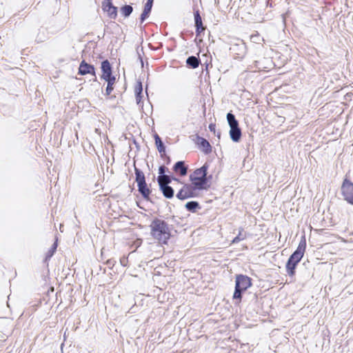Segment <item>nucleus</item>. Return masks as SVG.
Wrapping results in <instances>:
<instances>
[{
	"label": "nucleus",
	"instance_id": "nucleus-1",
	"mask_svg": "<svg viewBox=\"0 0 353 353\" xmlns=\"http://www.w3.org/2000/svg\"><path fill=\"white\" fill-rule=\"evenodd\" d=\"M150 235L153 239L157 240L159 243L164 245L168 243L169 240L177 230L174 229V225L169 223L163 219L155 217L152 221L150 225Z\"/></svg>",
	"mask_w": 353,
	"mask_h": 353
},
{
	"label": "nucleus",
	"instance_id": "nucleus-2",
	"mask_svg": "<svg viewBox=\"0 0 353 353\" xmlns=\"http://www.w3.org/2000/svg\"><path fill=\"white\" fill-rule=\"evenodd\" d=\"M305 248L306 240L305 236H303L301 238L298 245V247L290 256L286 262L285 270L289 276L293 277L295 275L296 267L299 263L303 257L304 253L305 252Z\"/></svg>",
	"mask_w": 353,
	"mask_h": 353
},
{
	"label": "nucleus",
	"instance_id": "nucleus-3",
	"mask_svg": "<svg viewBox=\"0 0 353 353\" xmlns=\"http://www.w3.org/2000/svg\"><path fill=\"white\" fill-rule=\"evenodd\" d=\"M252 285V279L250 276L242 274H236L233 299L240 303L244 292Z\"/></svg>",
	"mask_w": 353,
	"mask_h": 353
},
{
	"label": "nucleus",
	"instance_id": "nucleus-4",
	"mask_svg": "<svg viewBox=\"0 0 353 353\" xmlns=\"http://www.w3.org/2000/svg\"><path fill=\"white\" fill-rule=\"evenodd\" d=\"M135 181L137 183L138 191L147 201H151L150 194L152 190L148 187L143 172L134 165Z\"/></svg>",
	"mask_w": 353,
	"mask_h": 353
},
{
	"label": "nucleus",
	"instance_id": "nucleus-5",
	"mask_svg": "<svg viewBox=\"0 0 353 353\" xmlns=\"http://www.w3.org/2000/svg\"><path fill=\"white\" fill-rule=\"evenodd\" d=\"M227 121L230 126V138L234 143L240 141L242 136L241 130L239 127V121L236 119L235 115L229 112L226 115Z\"/></svg>",
	"mask_w": 353,
	"mask_h": 353
},
{
	"label": "nucleus",
	"instance_id": "nucleus-6",
	"mask_svg": "<svg viewBox=\"0 0 353 353\" xmlns=\"http://www.w3.org/2000/svg\"><path fill=\"white\" fill-rule=\"evenodd\" d=\"M200 190L201 189L197 183H185L176 193V197L181 201L195 198L198 196L197 191Z\"/></svg>",
	"mask_w": 353,
	"mask_h": 353
},
{
	"label": "nucleus",
	"instance_id": "nucleus-7",
	"mask_svg": "<svg viewBox=\"0 0 353 353\" xmlns=\"http://www.w3.org/2000/svg\"><path fill=\"white\" fill-rule=\"evenodd\" d=\"M341 192L343 199L348 204L353 205V183L347 177L343 181Z\"/></svg>",
	"mask_w": 353,
	"mask_h": 353
},
{
	"label": "nucleus",
	"instance_id": "nucleus-8",
	"mask_svg": "<svg viewBox=\"0 0 353 353\" xmlns=\"http://www.w3.org/2000/svg\"><path fill=\"white\" fill-rule=\"evenodd\" d=\"M209 163L205 162L201 168H196L190 174L189 179L192 183H198L202 181L208 174Z\"/></svg>",
	"mask_w": 353,
	"mask_h": 353
},
{
	"label": "nucleus",
	"instance_id": "nucleus-9",
	"mask_svg": "<svg viewBox=\"0 0 353 353\" xmlns=\"http://www.w3.org/2000/svg\"><path fill=\"white\" fill-rule=\"evenodd\" d=\"M101 8L107 13L109 18L116 19L118 15V8L113 5L112 0H103Z\"/></svg>",
	"mask_w": 353,
	"mask_h": 353
},
{
	"label": "nucleus",
	"instance_id": "nucleus-10",
	"mask_svg": "<svg viewBox=\"0 0 353 353\" xmlns=\"http://www.w3.org/2000/svg\"><path fill=\"white\" fill-rule=\"evenodd\" d=\"M78 74L84 76L91 74L94 77V81H97L96 69L94 65L87 63L84 59L80 62L78 68Z\"/></svg>",
	"mask_w": 353,
	"mask_h": 353
},
{
	"label": "nucleus",
	"instance_id": "nucleus-11",
	"mask_svg": "<svg viewBox=\"0 0 353 353\" xmlns=\"http://www.w3.org/2000/svg\"><path fill=\"white\" fill-rule=\"evenodd\" d=\"M195 33L196 37H201L204 32L205 26H203L200 11L195 6L193 8Z\"/></svg>",
	"mask_w": 353,
	"mask_h": 353
},
{
	"label": "nucleus",
	"instance_id": "nucleus-12",
	"mask_svg": "<svg viewBox=\"0 0 353 353\" xmlns=\"http://www.w3.org/2000/svg\"><path fill=\"white\" fill-rule=\"evenodd\" d=\"M196 144L198 145V148L201 151H202L205 154H209L212 152V147L206 139L198 134L196 135Z\"/></svg>",
	"mask_w": 353,
	"mask_h": 353
},
{
	"label": "nucleus",
	"instance_id": "nucleus-13",
	"mask_svg": "<svg viewBox=\"0 0 353 353\" xmlns=\"http://www.w3.org/2000/svg\"><path fill=\"white\" fill-rule=\"evenodd\" d=\"M157 183L159 187V190L161 192L165 198L170 199L174 197V190L172 186L163 183L161 181Z\"/></svg>",
	"mask_w": 353,
	"mask_h": 353
},
{
	"label": "nucleus",
	"instance_id": "nucleus-14",
	"mask_svg": "<svg viewBox=\"0 0 353 353\" xmlns=\"http://www.w3.org/2000/svg\"><path fill=\"white\" fill-rule=\"evenodd\" d=\"M272 61L268 58H262L259 60L254 61V67L259 70H270L272 65Z\"/></svg>",
	"mask_w": 353,
	"mask_h": 353
},
{
	"label": "nucleus",
	"instance_id": "nucleus-15",
	"mask_svg": "<svg viewBox=\"0 0 353 353\" xmlns=\"http://www.w3.org/2000/svg\"><path fill=\"white\" fill-rule=\"evenodd\" d=\"M154 0H147L144 4L143 10L140 15L139 21L143 23L149 17L152 11Z\"/></svg>",
	"mask_w": 353,
	"mask_h": 353
},
{
	"label": "nucleus",
	"instance_id": "nucleus-16",
	"mask_svg": "<svg viewBox=\"0 0 353 353\" xmlns=\"http://www.w3.org/2000/svg\"><path fill=\"white\" fill-rule=\"evenodd\" d=\"M172 169L176 173H179L181 176H185L188 174V166L185 165L184 161H179L174 164Z\"/></svg>",
	"mask_w": 353,
	"mask_h": 353
},
{
	"label": "nucleus",
	"instance_id": "nucleus-17",
	"mask_svg": "<svg viewBox=\"0 0 353 353\" xmlns=\"http://www.w3.org/2000/svg\"><path fill=\"white\" fill-rule=\"evenodd\" d=\"M230 50L238 55V57L242 58L246 52V46L244 43L241 42L239 44H234L231 48Z\"/></svg>",
	"mask_w": 353,
	"mask_h": 353
},
{
	"label": "nucleus",
	"instance_id": "nucleus-18",
	"mask_svg": "<svg viewBox=\"0 0 353 353\" xmlns=\"http://www.w3.org/2000/svg\"><path fill=\"white\" fill-rule=\"evenodd\" d=\"M200 64V59L195 56H190L186 59V65L188 68L195 69L199 67Z\"/></svg>",
	"mask_w": 353,
	"mask_h": 353
},
{
	"label": "nucleus",
	"instance_id": "nucleus-19",
	"mask_svg": "<svg viewBox=\"0 0 353 353\" xmlns=\"http://www.w3.org/2000/svg\"><path fill=\"white\" fill-rule=\"evenodd\" d=\"M185 208L188 212L195 213L198 210L201 208V206L198 201H190L185 203Z\"/></svg>",
	"mask_w": 353,
	"mask_h": 353
},
{
	"label": "nucleus",
	"instance_id": "nucleus-20",
	"mask_svg": "<svg viewBox=\"0 0 353 353\" xmlns=\"http://www.w3.org/2000/svg\"><path fill=\"white\" fill-rule=\"evenodd\" d=\"M212 179V175L205 174V178L202 180V181L198 182V185H199L201 190H208L211 185V181Z\"/></svg>",
	"mask_w": 353,
	"mask_h": 353
},
{
	"label": "nucleus",
	"instance_id": "nucleus-21",
	"mask_svg": "<svg viewBox=\"0 0 353 353\" xmlns=\"http://www.w3.org/2000/svg\"><path fill=\"white\" fill-rule=\"evenodd\" d=\"M57 247H58V242H57V239H56V241L52 243L50 248L46 254V256L44 259L45 261L50 260L52 257V256L54 254V253L57 251Z\"/></svg>",
	"mask_w": 353,
	"mask_h": 353
},
{
	"label": "nucleus",
	"instance_id": "nucleus-22",
	"mask_svg": "<svg viewBox=\"0 0 353 353\" xmlns=\"http://www.w3.org/2000/svg\"><path fill=\"white\" fill-rule=\"evenodd\" d=\"M120 11L123 17L128 18L133 12V8L131 5H124L121 7Z\"/></svg>",
	"mask_w": 353,
	"mask_h": 353
},
{
	"label": "nucleus",
	"instance_id": "nucleus-23",
	"mask_svg": "<svg viewBox=\"0 0 353 353\" xmlns=\"http://www.w3.org/2000/svg\"><path fill=\"white\" fill-rule=\"evenodd\" d=\"M101 70L102 73L112 72V66L108 59L103 60L101 63Z\"/></svg>",
	"mask_w": 353,
	"mask_h": 353
},
{
	"label": "nucleus",
	"instance_id": "nucleus-24",
	"mask_svg": "<svg viewBox=\"0 0 353 353\" xmlns=\"http://www.w3.org/2000/svg\"><path fill=\"white\" fill-rule=\"evenodd\" d=\"M166 172H170V170L164 165H161L159 167V176L157 179V182L161 181V179L167 175Z\"/></svg>",
	"mask_w": 353,
	"mask_h": 353
},
{
	"label": "nucleus",
	"instance_id": "nucleus-25",
	"mask_svg": "<svg viewBox=\"0 0 353 353\" xmlns=\"http://www.w3.org/2000/svg\"><path fill=\"white\" fill-rule=\"evenodd\" d=\"M172 181H177L178 183H181L180 179L175 177L174 175L167 174L163 179H161V182L168 185L172 183Z\"/></svg>",
	"mask_w": 353,
	"mask_h": 353
},
{
	"label": "nucleus",
	"instance_id": "nucleus-26",
	"mask_svg": "<svg viewBox=\"0 0 353 353\" xmlns=\"http://www.w3.org/2000/svg\"><path fill=\"white\" fill-rule=\"evenodd\" d=\"M245 238H246V235H245V234H243V229L240 228L239 234H237L236 236H235L232 239V243H237L240 242L241 241H243Z\"/></svg>",
	"mask_w": 353,
	"mask_h": 353
},
{
	"label": "nucleus",
	"instance_id": "nucleus-27",
	"mask_svg": "<svg viewBox=\"0 0 353 353\" xmlns=\"http://www.w3.org/2000/svg\"><path fill=\"white\" fill-rule=\"evenodd\" d=\"M101 78L105 80L106 82H108V81H116V77L112 74V72L102 73Z\"/></svg>",
	"mask_w": 353,
	"mask_h": 353
},
{
	"label": "nucleus",
	"instance_id": "nucleus-28",
	"mask_svg": "<svg viewBox=\"0 0 353 353\" xmlns=\"http://www.w3.org/2000/svg\"><path fill=\"white\" fill-rule=\"evenodd\" d=\"M115 82H116V81H108V82H107V87L105 88V95L108 96V95H110L111 94V92L114 90V86L113 85H114Z\"/></svg>",
	"mask_w": 353,
	"mask_h": 353
},
{
	"label": "nucleus",
	"instance_id": "nucleus-29",
	"mask_svg": "<svg viewBox=\"0 0 353 353\" xmlns=\"http://www.w3.org/2000/svg\"><path fill=\"white\" fill-rule=\"evenodd\" d=\"M155 145H156V147H157L159 152L160 154H162V153L163 154L164 151L166 149V147H165L164 143L163 142V141H159V140H158L157 142L155 143Z\"/></svg>",
	"mask_w": 353,
	"mask_h": 353
},
{
	"label": "nucleus",
	"instance_id": "nucleus-30",
	"mask_svg": "<svg viewBox=\"0 0 353 353\" xmlns=\"http://www.w3.org/2000/svg\"><path fill=\"white\" fill-rule=\"evenodd\" d=\"M140 92V93H142L143 92V84H142V82L140 79H139L138 81H137L136 82V85H135V88H134V92Z\"/></svg>",
	"mask_w": 353,
	"mask_h": 353
},
{
	"label": "nucleus",
	"instance_id": "nucleus-31",
	"mask_svg": "<svg viewBox=\"0 0 353 353\" xmlns=\"http://www.w3.org/2000/svg\"><path fill=\"white\" fill-rule=\"evenodd\" d=\"M134 95H135V99H136V102H137V104L139 105H141V104H143V92L142 93H140V92H134Z\"/></svg>",
	"mask_w": 353,
	"mask_h": 353
},
{
	"label": "nucleus",
	"instance_id": "nucleus-32",
	"mask_svg": "<svg viewBox=\"0 0 353 353\" xmlns=\"http://www.w3.org/2000/svg\"><path fill=\"white\" fill-rule=\"evenodd\" d=\"M116 263L117 261L114 259H110L106 261L105 264L108 266L109 268L112 269Z\"/></svg>",
	"mask_w": 353,
	"mask_h": 353
},
{
	"label": "nucleus",
	"instance_id": "nucleus-33",
	"mask_svg": "<svg viewBox=\"0 0 353 353\" xmlns=\"http://www.w3.org/2000/svg\"><path fill=\"white\" fill-rule=\"evenodd\" d=\"M167 222L174 224V228L176 225H179L180 224L179 221L176 219L175 216H172L170 219H168Z\"/></svg>",
	"mask_w": 353,
	"mask_h": 353
},
{
	"label": "nucleus",
	"instance_id": "nucleus-34",
	"mask_svg": "<svg viewBox=\"0 0 353 353\" xmlns=\"http://www.w3.org/2000/svg\"><path fill=\"white\" fill-rule=\"evenodd\" d=\"M128 259L125 256H123L120 258V263L123 267H126L128 265Z\"/></svg>",
	"mask_w": 353,
	"mask_h": 353
},
{
	"label": "nucleus",
	"instance_id": "nucleus-35",
	"mask_svg": "<svg viewBox=\"0 0 353 353\" xmlns=\"http://www.w3.org/2000/svg\"><path fill=\"white\" fill-rule=\"evenodd\" d=\"M208 128H209V130L210 132H212L214 134H216V124L215 123H210Z\"/></svg>",
	"mask_w": 353,
	"mask_h": 353
},
{
	"label": "nucleus",
	"instance_id": "nucleus-36",
	"mask_svg": "<svg viewBox=\"0 0 353 353\" xmlns=\"http://www.w3.org/2000/svg\"><path fill=\"white\" fill-rule=\"evenodd\" d=\"M188 33H190V36H192L193 35V32L192 31H187L185 32V34H188ZM185 32H182L181 34H180V37L183 39V40H186L185 37Z\"/></svg>",
	"mask_w": 353,
	"mask_h": 353
},
{
	"label": "nucleus",
	"instance_id": "nucleus-37",
	"mask_svg": "<svg viewBox=\"0 0 353 353\" xmlns=\"http://www.w3.org/2000/svg\"><path fill=\"white\" fill-rule=\"evenodd\" d=\"M154 141H155V143H156V142H157V141H158V140H159V141H162V140H161V137L159 136V134H157V133H155V134H154Z\"/></svg>",
	"mask_w": 353,
	"mask_h": 353
},
{
	"label": "nucleus",
	"instance_id": "nucleus-38",
	"mask_svg": "<svg viewBox=\"0 0 353 353\" xmlns=\"http://www.w3.org/2000/svg\"><path fill=\"white\" fill-rule=\"evenodd\" d=\"M160 156H161V158L162 159H163V160H164V159H166V157H169V156L166 154V151H165V150L164 151L163 154V153H162V154H160Z\"/></svg>",
	"mask_w": 353,
	"mask_h": 353
},
{
	"label": "nucleus",
	"instance_id": "nucleus-39",
	"mask_svg": "<svg viewBox=\"0 0 353 353\" xmlns=\"http://www.w3.org/2000/svg\"><path fill=\"white\" fill-rule=\"evenodd\" d=\"M287 15H288V12L281 14L282 20H283L284 25L285 24V20H286Z\"/></svg>",
	"mask_w": 353,
	"mask_h": 353
},
{
	"label": "nucleus",
	"instance_id": "nucleus-40",
	"mask_svg": "<svg viewBox=\"0 0 353 353\" xmlns=\"http://www.w3.org/2000/svg\"><path fill=\"white\" fill-rule=\"evenodd\" d=\"M164 161H165V163H166L167 165H169V164L170 163V162H171V158H170V157H166V159H164Z\"/></svg>",
	"mask_w": 353,
	"mask_h": 353
},
{
	"label": "nucleus",
	"instance_id": "nucleus-41",
	"mask_svg": "<svg viewBox=\"0 0 353 353\" xmlns=\"http://www.w3.org/2000/svg\"><path fill=\"white\" fill-rule=\"evenodd\" d=\"M36 41L37 42H42V41H43V39L41 38V37H39V34L36 39Z\"/></svg>",
	"mask_w": 353,
	"mask_h": 353
},
{
	"label": "nucleus",
	"instance_id": "nucleus-42",
	"mask_svg": "<svg viewBox=\"0 0 353 353\" xmlns=\"http://www.w3.org/2000/svg\"><path fill=\"white\" fill-rule=\"evenodd\" d=\"M133 141V143L136 145V147L137 148H139V143H137V141H136V139L134 138H133V141Z\"/></svg>",
	"mask_w": 353,
	"mask_h": 353
},
{
	"label": "nucleus",
	"instance_id": "nucleus-43",
	"mask_svg": "<svg viewBox=\"0 0 353 353\" xmlns=\"http://www.w3.org/2000/svg\"><path fill=\"white\" fill-rule=\"evenodd\" d=\"M221 132H219H219L216 133V136L219 139H220V137H221Z\"/></svg>",
	"mask_w": 353,
	"mask_h": 353
}]
</instances>
